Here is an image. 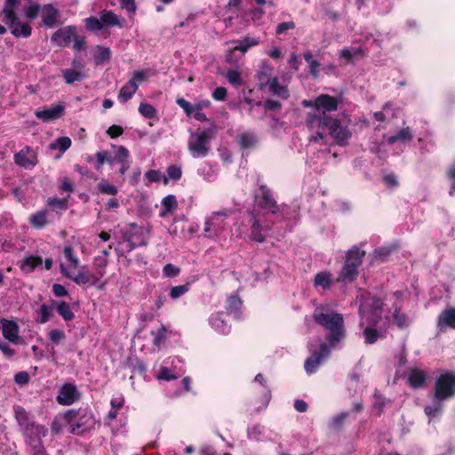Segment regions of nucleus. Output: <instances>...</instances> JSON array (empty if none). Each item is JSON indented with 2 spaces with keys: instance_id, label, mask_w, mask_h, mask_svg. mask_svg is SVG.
<instances>
[{
  "instance_id": "nucleus-37",
  "label": "nucleus",
  "mask_w": 455,
  "mask_h": 455,
  "mask_svg": "<svg viewBox=\"0 0 455 455\" xmlns=\"http://www.w3.org/2000/svg\"><path fill=\"white\" fill-rule=\"evenodd\" d=\"M53 305H47L43 303L38 310V317L36 322L40 324H44L49 322L52 316Z\"/></svg>"
},
{
  "instance_id": "nucleus-56",
  "label": "nucleus",
  "mask_w": 455,
  "mask_h": 455,
  "mask_svg": "<svg viewBox=\"0 0 455 455\" xmlns=\"http://www.w3.org/2000/svg\"><path fill=\"white\" fill-rule=\"evenodd\" d=\"M177 105L181 108L187 116H190L195 112V106H193L189 101L186 100L184 98H178L176 100Z\"/></svg>"
},
{
  "instance_id": "nucleus-52",
  "label": "nucleus",
  "mask_w": 455,
  "mask_h": 455,
  "mask_svg": "<svg viewBox=\"0 0 455 455\" xmlns=\"http://www.w3.org/2000/svg\"><path fill=\"white\" fill-rule=\"evenodd\" d=\"M131 367L132 369V371L133 374H138L139 376L145 377L146 371H147V367L143 363L142 361H140L138 358H135L134 360H132L131 361Z\"/></svg>"
},
{
  "instance_id": "nucleus-43",
  "label": "nucleus",
  "mask_w": 455,
  "mask_h": 455,
  "mask_svg": "<svg viewBox=\"0 0 455 455\" xmlns=\"http://www.w3.org/2000/svg\"><path fill=\"white\" fill-rule=\"evenodd\" d=\"M226 79L235 88H239L243 84L241 72L237 69H228L226 73Z\"/></svg>"
},
{
  "instance_id": "nucleus-61",
  "label": "nucleus",
  "mask_w": 455,
  "mask_h": 455,
  "mask_svg": "<svg viewBox=\"0 0 455 455\" xmlns=\"http://www.w3.org/2000/svg\"><path fill=\"white\" fill-rule=\"evenodd\" d=\"M42 7L39 4L34 3L30 4L25 11V15L29 20H35L40 12Z\"/></svg>"
},
{
  "instance_id": "nucleus-46",
  "label": "nucleus",
  "mask_w": 455,
  "mask_h": 455,
  "mask_svg": "<svg viewBox=\"0 0 455 455\" xmlns=\"http://www.w3.org/2000/svg\"><path fill=\"white\" fill-rule=\"evenodd\" d=\"M139 112L140 114L148 118V119H153L156 117L157 111L155 108V107L149 103L141 102L139 106Z\"/></svg>"
},
{
  "instance_id": "nucleus-51",
  "label": "nucleus",
  "mask_w": 455,
  "mask_h": 455,
  "mask_svg": "<svg viewBox=\"0 0 455 455\" xmlns=\"http://www.w3.org/2000/svg\"><path fill=\"white\" fill-rule=\"evenodd\" d=\"M190 284L188 283L171 288L170 296L173 299H177L189 291Z\"/></svg>"
},
{
  "instance_id": "nucleus-10",
  "label": "nucleus",
  "mask_w": 455,
  "mask_h": 455,
  "mask_svg": "<svg viewBox=\"0 0 455 455\" xmlns=\"http://www.w3.org/2000/svg\"><path fill=\"white\" fill-rule=\"evenodd\" d=\"M249 214V223L251 225L250 237L251 240L257 243H263L266 240V236L263 234V231L268 230L270 228L267 225H262L255 210L251 211Z\"/></svg>"
},
{
  "instance_id": "nucleus-8",
  "label": "nucleus",
  "mask_w": 455,
  "mask_h": 455,
  "mask_svg": "<svg viewBox=\"0 0 455 455\" xmlns=\"http://www.w3.org/2000/svg\"><path fill=\"white\" fill-rule=\"evenodd\" d=\"M47 433L48 428L44 425L38 424L29 431L22 434L29 452L44 447L42 439L46 436Z\"/></svg>"
},
{
  "instance_id": "nucleus-7",
  "label": "nucleus",
  "mask_w": 455,
  "mask_h": 455,
  "mask_svg": "<svg viewBox=\"0 0 455 455\" xmlns=\"http://www.w3.org/2000/svg\"><path fill=\"white\" fill-rule=\"evenodd\" d=\"M327 129L329 131V135L337 145L345 147L348 144V141L352 137V132L347 126H343L340 120L331 116Z\"/></svg>"
},
{
  "instance_id": "nucleus-40",
  "label": "nucleus",
  "mask_w": 455,
  "mask_h": 455,
  "mask_svg": "<svg viewBox=\"0 0 455 455\" xmlns=\"http://www.w3.org/2000/svg\"><path fill=\"white\" fill-rule=\"evenodd\" d=\"M60 272L64 276L71 278L78 285H84L89 283L90 273L80 272L72 277L63 264H60Z\"/></svg>"
},
{
  "instance_id": "nucleus-15",
  "label": "nucleus",
  "mask_w": 455,
  "mask_h": 455,
  "mask_svg": "<svg viewBox=\"0 0 455 455\" xmlns=\"http://www.w3.org/2000/svg\"><path fill=\"white\" fill-rule=\"evenodd\" d=\"M76 34V28L74 26H67L61 28L54 32L51 37L52 43L56 44L60 47L67 46L75 37Z\"/></svg>"
},
{
  "instance_id": "nucleus-54",
  "label": "nucleus",
  "mask_w": 455,
  "mask_h": 455,
  "mask_svg": "<svg viewBox=\"0 0 455 455\" xmlns=\"http://www.w3.org/2000/svg\"><path fill=\"white\" fill-rule=\"evenodd\" d=\"M124 238L128 243L129 251L134 250L137 247L147 245V242L144 237L139 241H134L133 235H124Z\"/></svg>"
},
{
  "instance_id": "nucleus-42",
  "label": "nucleus",
  "mask_w": 455,
  "mask_h": 455,
  "mask_svg": "<svg viewBox=\"0 0 455 455\" xmlns=\"http://www.w3.org/2000/svg\"><path fill=\"white\" fill-rule=\"evenodd\" d=\"M111 58V51L108 47L97 46V52L94 54V62L96 65H101L108 61Z\"/></svg>"
},
{
  "instance_id": "nucleus-9",
  "label": "nucleus",
  "mask_w": 455,
  "mask_h": 455,
  "mask_svg": "<svg viewBox=\"0 0 455 455\" xmlns=\"http://www.w3.org/2000/svg\"><path fill=\"white\" fill-rule=\"evenodd\" d=\"M331 353L330 346L326 343H321L319 350L307 358L304 363L305 371L307 374H313L318 369L323 358L328 357Z\"/></svg>"
},
{
  "instance_id": "nucleus-53",
  "label": "nucleus",
  "mask_w": 455,
  "mask_h": 455,
  "mask_svg": "<svg viewBox=\"0 0 455 455\" xmlns=\"http://www.w3.org/2000/svg\"><path fill=\"white\" fill-rule=\"evenodd\" d=\"M339 55L341 58L347 60V61H350L354 56L364 55V52L361 47L354 48L352 50L348 48H344L341 50Z\"/></svg>"
},
{
  "instance_id": "nucleus-11",
  "label": "nucleus",
  "mask_w": 455,
  "mask_h": 455,
  "mask_svg": "<svg viewBox=\"0 0 455 455\" xmlns=\"http://www.w3.org/2000/svg\"><path fill=\"white\" fill-rule=\"evenodd\" d=\"M79 398V393L75 384L65 383L56 397V401L60 405H71Z\"/></svg>"
},
{
  "instance_id": "nucleus-24",
  "label": "nucleus",
  "mask_w": 455,
  "mask_h": 455,
  "mask_svg": "<svg viewBox=\"0 0 455 455\" xmlns=\"http://www.w3.org/2000/svg\"><path fill=\"white\" fill-rule=\"evenodd\" d=\"M18 1L19 0H5L4 2L2 13L4 15V23L9 27H12L17 20V15L14 9L18 4Z\"/></svg>"
},
{
  "instance_id": "nucleus-17",
  "label": "nucleus",
  "mask_w": 455,
  "mask_h": 455,
  "mask_svg": "<svg viewBox=\"0 0 455 455\" xmlns=\"http://www.w3.org/2000/svg\"><path fill=\"white\" fill-rule=\"evenodd\" d=\"M438 331L444 332L448 328L455 330V307H449L443 310L436 322Z\"/></svg>"
},
{
  "instance_id": "nucleus-47",
  "label": "nucleus",
  "mask_w": 455,
  "mask_h": 455,
  "mask_svg": "<svg viewBox=\"0 0 455 455\" xmlns=\"http://www.w3.org/2000/svg\"><path fill=\"white\" fill-rule=\"evenodd\" d=\"M100 193L109 196H116L118 193V188L115 185L109 184L107 180H102L97 185Z\"/></svg>"
},
{
  "instance_id": "nucleus-60",
  "label": "nucleus",
  "mask_w": 455,
  "mask_h": 455,
  "mask_svg": "<svg viewBox=\"0 0 455 455\" xmlns=\"http://www.w3.org/2000/svg\"><path fill=\"white\" fill-rule=\"evenodd\" d=\"M130 230L126 231L124 235H133L134 241L140 240L143 236V228L140 227H138L135 223H130L129 224Z\"/></svg>"
},
{
  "instance_id": "nucleus-23",
  "label": "nucleus",
  "mask_w": 455,
  "mask_h": 455,
  "mask_svg": "<svg viewBox=\"0 0 455 455\" xmlns=\"http://www.w3.org/2000/svg\"><path fill=\"white\" fill-rule=\"evenodd\" d=\"M254 380L256 382H259L262 386L261 390L259 391L261 394V397L259 398V401L254 402V405L257 406V409L266 408L270 401L271 395H270V390L266 386L265 377L263 374L258 373L255 376Z\"/></svg>"
},
{
  "instance_id": "nucleus-13",
  "label": "nucleus",
  "mask_w": 455,
  "mask_h": 455,
  "mask_svg": "<svg viewBox=\"0 0 455 455\" xmlns=\"http://www.w3.org/2000/svg\"><path fill=\"white\" fill-rule=\"evenodd\" d=\"M2 324V334L9 342L18 345L20 343V327L18 323L12 320L2 318L0 320Z\"/></svg>"
},
{
  "instance_id": "nucleus-57",
  "label": "nucleus",
  "mask_w": 455,
  "mask_h": 455,
  "mask_svg": "<svg viewBox=\"0 0 455 455\" xmlns=\"http://www.w3.org/2000/svg\"><path fill=\"white\" fill-rule=\"evenodd\" d=\"M63 254L65 258L75 267H78L79 259L75 255V251L72 246H65L63 250Z\"/></svg>"
},
{
  "instance_id": "nucleus-48",
  "label": "nucleus",
  "mask_w": 455,
  "mask_h": 455,
  "mask_svg": "<svg viewBox=\"0 0 455 455\" xmlns=\"http://www.w3.org/2000/svg\"><path fill=\"white\" fill-rule=\"evenodd\" d=\"M383 305L384 303L379 298L374 297L372 299V302L371 304V311L376 322L381 318Z\"/></svg>"
},
{
  "instance_id": "nucleus-29",
  "label": "nucleus",
  "mask_w": 455,
  "mask_h": 455,
  "mask_svg": "<svg viewBox=\"0 0 455 455\" xmlns=\"http://www.w3.org/2000/svg\"><path fill=\"white\" fill-rule=\"evenodd\" d=\"M42 263L43 259L40 256H28L20 262V268L22 272L30 274Z\"/></svg>"
},
{
  "instance_id": "nucleus-6",
  "label": "nucleus",
  "mask_w": 455,
  "mask_h": 455,
  "mask_svg": "<svg viewBox=\"0 0 455 455\" xmlns=\"http://www.w3.org/2000/svg\"><path fill=\"white\" fill-rule=\"evenodd\" d=\"M259 191L260 194L255 196V203L259 209L267 211L274 215L278 214L281 207H279V204L275 199L272 189H270L267 185L261 184L259 186Z\"/></svg>"
},
{
  "instance_id": "nucleus-26",
  "label": "nucleus",
  "mask_w": 455,
  "mask_h": 455,
  "mask_svg": "<svg viewBox=\"0 0 455 455\" xmlns=\"http://www.w3.org/2000/svg\"><path fill=\"white\" fill-rule=\"evenodd\" d=\"M139 88L138 84L134 83L133 80H129L123 87L120 89L118 93V100L121 103H125L129 100L132 98Z\"/></svg>"
},
{
  "instance_id": "nucleus-50",
  "label": "nucleus",
  "mask_w": 455,
  "mask_h": 455,
  "mask_svg": "<svg viewBox=\"0 0 455 455\" xmlns=\"http://www.w3.org/2000/svg\"><path fill=\"white\" fill-rule=\"evenodd\" d=\"M363 336L366 344H374L379 338V332L377 329L372 327H366L363 330Z\"/></svg>"
},
{
  "instance_id": "nucleus-55",
  "label": "nucleus",
  "mask_w": 455,
  "mask_h": 455,
  "mask_svg": "<svg viewBox=\"0 0 455 455\" xmlns=\"http://www.w3.org/2000/svg\"><path fill=\"white\" fill-rule=\"evenodd\" d=\"M348 417L347 412H341L331 419L330 427L333 429H339Z\"/></svg>"
},
{
  "instance_id": "nucleus-31",
  "label": "nucleus",
  "mask_w": 455,
  "mask_h": 455,
  "mask_svg": "<svg viewBox=\"0 0 455 455\" xmlns=\"http://www.w3.org/2000/svg\"><path fill=\"white\" fill-rule=\"evenodd\" d=\"M53 307H56L58 314L65 320L71 321L74 319L75 315L70 307V305L66 301L52 300Z\"/></svg>"
},
{
  "instance_id": "nucleus-4",
  "label": "nucleus",
  "mask_w": 455,
  "mask_h": 455,
  "mask_svg": "<svg viewBox=\"0 0 455 455\" xmlns=\"http://www.w3.org/2000/svg\"><path fill=\"white\" fill-rule=\"evenodd\" d=\"M64 419L72 427V432L76 435H83L94 428L96 422L92 412L87 408L68 410L65 412Z\"/></svg>"
},
{
  "instance_id": "nucleus-64",
  "label": "nucleus",
  "mask_w": 455,
  "mask_h": 455,
  "mask_svg": "<svg viewBox=\"0 0 455 455\" xmlns=\"http://www.w3.org/2000/svg\"><path fill=\"white\" fill-rule=\"evenodd\" d=\"M50 340L54 344H59L60 341L65 339V332L62 330L54 329L48 333Z\"/></svg>"
},
{
  "instance_id": "nucleus-3",
  "label": "nucleus",
  "mask_w": 455,
  "mask_h": 455,
  "mask_svg": "<svg viewBox=\"0 0 455 455\" xmlns=\"http://www.w3.org/2000/svg\"><path fill=\"white\" fill-rule=\"evenodd\" d=\"M365 251L354 246L347 251L345 263L336 280L337 283H353L359 274V267L363 263Z\"/></svg>"
},
{
  "instance_id": "nucleus-35",
  "label": "nucleus",
  "mask_w": 455,
  "mask_h": 455,
  "mask_svg": "<svg viewBox=\"0 0 455 455\" xmlns=\"http://www.w3.org/2000/svg\"><path fill=\"white\" fill-rule=\"evenodd\" d=\"M85 77V73L77 69L67 68L63 71V78L68 84L82 82Z\"/></svg>"
},
{
  "instance_id": "nucleus-44",
  "label": "nucleus",
  "mask_w": 455,
  "mask_h": 455,
  "mask_svg": "<svg viewBox=\"0 0 455 455\" xmlns=\"http://www.w3.org/2000/svg\"><path fill=\"white\" fill-rule=\"evenodd\" d=\"M225 313L220 312L216 315L211 317V323L214 328L219 330L221 333H227L229 331V326L225 323Z\"/></svg>"
},
{
  "instance_id": "nucleus-49",
  "label": "nucleus",
  "mask_w": 455,
  "mask_h": 455,
  "mask_svg": "<svg viewBox=\"0 0 455 455\" xmlns=\"http://www.w3.org/2000/svg\"><path fill=\"white\" fill-rule=\"evenodd\" d=\"M85 28L89 31H100L104 28V25L101 20L94 16H91L85 19Z\"/></svg>"
},
{
  "instance_id": "nucleus-59",
  "label": "nucleus",
  "mask_w": 455,
  "mask_h": 455,
  "mask_svg": "<svg viewBox=\"0 0 455 455\" xmlns=\"http://www.w3.org/2000/svg\"><path fill=\"white\" fill-rule=\"evenodd\" d=\"M256 141V138L251 134L244 133L240 137V145L243 148H250L253 147Z\"/></svg>"
},
{
  "instance_id": "nucleus-1",
  "label": "nucleus",
  "mask_w": 455,
  "mask_h": 455,
  "mask_svg": "<svg viewBox=\"0 0 455 455\" xmlns=\"http://www.w3.org/2000/svg\"><path fill=\"white\" fill-rule=\"evenodd\" d=\"M455 396V372L446 371L435 379L434 400L424 408L429 418H435L443 410V402Z\"/></svg>"
},
{
  "instance_id": "nucleus-39",
  "label": "nucleus",
  "mask_w": 455,
  "mask_h": 455,
  "mask_svg": "<svg viewBox=\"0 0 455 455\" xmlns=\"http://www.w3.org/2000/svg\"><path fill=\"white\" fill-rule=\"evenodd\" d=\"M96 164L95 169L100 172L104 164H108L109 165H114L113 156L110 155L108 151L102 150L98 151L95 154Z\"/></svg>"
},
{
  "instance_id": "nucleus-5",
  "label": "nucleus",
  "mask_w": 455,
  "mask_h": 455,
  "mask_svg": "<svg viewBox=\"0 0 455 455\" xmlns=\"http://www.w3.org/2000/svg\"><path fill=\"white\" fill-rule=\"evenodd\" d=\"M216 134V125L211 126L200 132L193 133L188 140V149L194 157H205L210 152V141Z\"/></svg>"
},
{
  "instance_id": "nucleus-18",
  "label": "nucleus",
  "mask_w": 455,
  "mask_h": 455,
  "mask_svg": "<svg viewBox=\"0 0 455 455\" xmlns=\"http://www.w3.org/2000/svg\"><path fill=\"white\" fill-rule=\"evenodd\" d=\"M65 110L62 104H57L52 108L44 109H36L35 116L43 122L48 123L61 117Z\"/></svg>"
},
{
  "instance_id": "nucleus-22",
  "label": "nucleus",
  "mask_w": 455,
  "mask_h": 455,
  "mask_svg": "<svg viewBox=\"0 0 455 455\" xmlns=\"http://www.w3.org/2000/svg\"><path fill=\"white\" fill-rule=\"evenodd\" d=\"M42 22L47 28H53L58 21L59 10L52 4H44L42 9Z\"/></svg>"
},
{
  "instance_id": "nucleus-32",
  "label": "nucleus",
  "mask_w": 455,
  "mask_h": 455,
  "mask_svg": "<svg viewBox=\"0 0 455 455\" xmlns=\"http://www.w3.org/2000/svg\"><path fill=\"white\" fill-rule=\"evenodd\" d=\"M162 210L160 211V217H165L168 213L173 212L178 207L176 196L169 195L162 200Z\"/></svg>"
},
{
  "instance_id": "nucleus-62",
  "label": "nucleus",
  "mask_w": 455,
  "mask_h": 455,
  "mask_svg": "<svg viewBox=\"0 0 455 455\" xmlns=\"http://www.w3.org/2000/svg\"><path fill=\"white\" fill-rule=\"evenodd\" d=\"M180 273V267L175 265L169 263L166 264L163 268V274L166 277H175Z\"/></svg>"
},
{
  "instance_id": "nucleus-34",
  "label": "nucleus",
  "mask_w": 455,
  "mask_h": 455,
  "mask_svg": "<svg viewBox=\"0 0 455 455\" xmlns=\"http://www.w3.org/2000/svg\"><path fill=\"white\" fill-rule=\"evenodd\" d=\"M393 321L399 329H405L410 325L407 315L401 312V306L397 304L394 306Z\"/></svg>"
},
{
  "instance_id": "nucleus-27",
  "label": "nucleus",
  "mask_w": 455,
  "mask_h": 455,
  "mask_svg": "<svg viewBox=\"0 0 455 455\" xmlns=\"http://www.w3.org/2000/svg\"><path fill=\"white\" fill-rule=\"evenodd\" d=\"M243 301L237 294L230 295L226 301L227 314L239 317Z\"/></svg>"
},
{
  "instance_id": "nucleus-25",
  "label": "nucleus",
  "mask_w": 455,
  "mask_h": 455,
  "mask_svg": "<svg viewBox=\"0 0 455 455\" xmlns=\"http://www.w3.org/2000/svg\"><path fill=\"white\" fill-rule=\"evenodd\" d=\"M427 379V374L424 371L413 368L408 376V384L414 389L423 387Z\"/></svg>"
},
{
  "instance_id": "nucleus-33",
  "label": "nucleus",
  "mask_w": 455,
  "mask_h": 455,
  "mask_svg": "<svg viewBox=\"0 0 455 455\" xmlns=\"http://www.w3.org/2000/svg\"><path fill=\"white\" fill-rule=\"evenodd\" d=\"M46 205L60 215L68 207L67 198H59L57 196L49 197L46 201Z\"/></svg>"
},
{
  "instance_id": "nucleus-2",
  "label": "nucleus",
  "mask_w": 455,
  "mask_h": 455,
  "mask_svg": "<svg viewBox=\"0 0 455 455\" xmlns=\"http://www.w3.org/2000/svg\"><path fill=\"white\" fill-rule=\"evenodd\" d=\"M315 322L328 331L329 345L336 347L345 338L346 329L343 315L339 313H315Z\"/></svg>"
},
{
  "instance_id": "nucleus-28",
  "label": "nucleus",
  "mask_w": 455,
  "mask_h": 455,
  "mask_svg": "<svg viewBox=\"0 0 455 455\" xmlns=\"http://www.w3.org/2000/svg\"><path fill=\"white\" fill-rule=\"evenodd\" d=\"M47 215L46 209L37 211L29 217V224L36 229H43L49 223Z\"/></svg>"
},
{
  "instance_id": "nucleus-19",
  "label": "nucleus",
  "mask_w": 455,
  "mask_h": 455,
  "mask_svg": "<svg viewBox=\"0 0 455 455\" xmlns=\"http://www.w3.org/2000/svg\"><path fill=\"white\" fill-rule=\"evenodd\" d=\"M14 417L20 427V430L22 434L29 431L35 427L37 424L35 423L29 417L26 410L21 406L14 407Z\"/></svg>"
},
{
  "instance_id": "nucleus-30",
  "label": "nucleus",
  "mask_w": 455,
  "mask_h": 455,
  "mask_svg": "<svg viewBox=\"0 0 455 455\" xmlns=\"http://www.w3.org/2000/svg\"><path fill=\"white\" fill-rule=\"evenodd\" d=\"M269 92L283 100L289 97L288 90L285 86L280 84L278 77L275 76L268 80Z\"/></svg>"
},
{
  "instance_id": "nucleus-14",
  "label": "nucleus",
  "mask_w": 455,
  "mask_h": 455,
  "mask_svg": "<svg viewBox=\"0 0 455 455\" xmlns=\"http://www.w3.org/2000/svg\"><path fill=\"white\" fill-rule=\"evenodd\" d=\"M14 162L22 168L31 169L36 165L37 158L31 148L27 146L14 155Z\"/></svg>"
},
{
  "instance_id": "nucleus-16",
  "label": "nucleus",
  "mask_w": 455,
  "mask_h": 455,
  "mask_svg": "<svg viewBox=\"0 0 455 455\" xmlns=\"http://www.w3.org/2000/svg\"><path fill=\"white\" fill-rule=\"evenodd\" d=\"M339 104V99L329 94H320L316 97V111L321 115H327L328 112L336 111Z\"/></svg>"
},
{
  "instance_id": "nucleus-41",
  "label": "nucleus",
  "mask_w": 455,
  "mask_h": 455,
  "mask_svg": "<svg viewBox=\"0 0 455 455\" xmlns=\"http://www.w3.org/2000/svg\"><path fill=\"white\" fill-rule=\"evenodd\" d=\"M100 20L106 27L121 26L117 15L112 11H104L100 15Z\"/></svg>"
},
{
  "instance_id": "nucleus-38",
  "label": "nucleus",
  "mask_w": 455,
  "mask_h": 455,
  "mask_svg": "<svg viewBox=\"0 0 455 455\" xmlns=\"http://www.w3.org/2000/svg\"><path fill=\"white\" fill-rule=\"evenodd\" d=\"M10 28H12V34L16 37H28L32 33V28L28 23H20L17 20L14 25Z\"/></svg>"
},
{
  "instance_id": "nucleus-20",
  "label": "nucleus",
  "mask_w": 455,
  "mask_h": 455,
  "mask_svg": "<svg viewBox=\"0 0 455 455\" xmlns=\"http://www.w3.org/2000/svg\"><path fill=\"white\" fill-rule=\"evenodd\" d=\"M14 417L20 427V430L22 434L29 431L35 427L37 424L35 423L29 417L26 410L21 406L14 407Z\"/></svg>"
},
{
  "instance_id": "nucleus-45",
  "label": "nucleus",
  "mask_w": 455,
  "mask_h": 455,
  "mask_svg": "<svg viewBox=\"0 0 455 455\" xmlns=\"http://www.w3.org/2000/svg\"><path fill=\"white\" fill-rule=\"evenodd\" d=\"M166 327L164 325H162L158 330L156 331H151L150 334L154 337L153 339V345L156 347H160L161 345L165 341L166 339Z\"/></svg>"
},
{
  "instance_id": "nucleus-58",
  "label": "nucleus",
  "mask_w": 455,
  "mask_h": 455,
  "mask_svg": "<svg viewBox=\"0 0 455 455\" xmlns=\"http://www.w3.org/2000/svg\"><path fill=\"white\" fill-rule=\"evenodd\" d=\"M166 173L169 179L173 180H179L182 176V170L181 167L175 164H172L167 167Z\"/></svg>"
},
{
  "instance_id": "nucleus-36",
  "label": "nucleus",
  "mask_w": 455,
  "mask_h": 455,
  "mask_svg": "<svg viewBox=\"0 0 455 455\" xmlns=\"http://www.w3.org/2000/svg\"><path fill=\"white\" fill-rule=\"evenodd\" d=\"M315 286L326 290L332 284L331 274L327 271L319 272L315 276Z\"/></svg>"
},
{
  "instance_id": "nucleus-12",
  "label": "nucleus",
  "mask_w": 455,
  "mask_h": 455,
  "mask_svg": "<svg viewBox=\"0 0 455 455\" xmlns=\"http://www.w3.org/2000/svg\"><path fill=\"white\" fill-rule=\"evenodd\" d=\"M111 148L115 149V156H113L114 164H120L119 174L124 176L131 166L130 152L122 145L112 144Z\"/></svg>"
},
{
  "instance_id": "nucleus-63",
  "label": "nucleus",
  "mask_w": 455,
  "mask_h": 455,
  "mask_svg": "<svg viewBox=\"0 0 455 455\" xmlns=\"http://www.w3.org/2000/svg\"><path fill=\"white\" fill-rule=\"evenodd\" d=\"M295 27H296L295 22L292 20L286 21V22H281L276 26L275 34L276 35L285 34L288 30L294 29Z\"/></svg>"
},
{
  "instance_id": "nucleus-21",
  "label": "nucleus",
  "mask_w": 455,
  "mask_h": 455,
  "mask_svg": "<svg viewBox=\"0 0 455 455\" xmlns=\"http://www.w3.org/2000/svg\"><path fill=\"white\" fill-rule=\"evenodd\" d=\"M330 118L331 116L328 115H321L320 113L317 115L309 112L307 114L306 124L309 130L318 129L323 131L327 129Z\"/></svg>"
}]
</instances>
